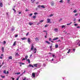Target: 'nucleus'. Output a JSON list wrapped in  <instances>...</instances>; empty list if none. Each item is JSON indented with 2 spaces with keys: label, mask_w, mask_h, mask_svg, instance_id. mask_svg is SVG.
<instances>
[{
  "label": "nucleus",
  "mask_w": 80,
  "mask_h": 80,
  "mask_svg": "<svg viewBox=\"0 0 80 80\" xmlns=\"http://www.w3.org/2000/svg\"><path fill=\"white\" fill-rule=\"evenodd\" d=\"M52 57H53L52 59L49 60L50 62H51V63L52 62H51L52 61H53V60H55V58H56V56L55 55H54V54H52Z\"/></svg>",
  "instance_id": "nucleus-1"
},
{
  "label": "nucleus",
  "mask_w": 80,
  "mask_h": 80,
  "mask_svg": "<svg viewBox=\"0 0 80 80\" xmlns=\"http://www.w3.org/2000/svg\"><path fill=\"white\" fill-rule=\"evenodd\" d=\"M37 74V73L36 72H33L32 73V78H35V74Z\"/></svg>",
  "instance_id": "nucleus-2"
},
{
  "label": "nucleus",
  "mask_w": 80,
  "mask_h": 80,
  "mask_svg": "<svg viewBox=\"0 0 80 80\" xmlns=\"http://www.w3.org/2000/svg\"><path fill=\"white\" fill-rule=\"evenodd\" d=\"M76 43L78 45H79V44L80 43V41L79 40H77L76 42Z\"/></svg>",
  "instance_id": "nucleus-3"
},
{
  "label": "nucleus",
  "mask_w": 80,
  "mask_h": 80,
  "mask_svg": "<svg viewBox=\"0 0 80 80\" xmlns=\"http://www.w3.org/2000/svg\"><path fill=\"white\" fill-rule=\"evenodd\" d=\"M28 42L29 44H30V42H31V41H30V38H28Z\"/></svg>",
  "instance_id": "nucleus-4"
},
{
  "label": "nucleus",
  "mask_w": 80,
  "mask_h": 80,
  "mask_svg": "<svg viewBox=\"0 0 80 80\" xmlns=\"http://www.w3.org/2000/svg\"><path fill=\"white\" fill-rule=\"evenodd\" d=\"M33 67H37L38 66V64H33Z\"/></svg>",
  "instance_id": "nucleus-5"
},
{
  "label": "nucleus",
  "mask_w": 80,
  "mask_h": 80,
  "mask_svg": "<svg viewBox=\"0 0 80 80\" xmlns=\"http://www.w3.org/2000/svg\"><path fill=\"white\" fill-rule=\"evenodd\" d=\"M47 20L48 21L47 23H50V21H51V20H50V19H47Z\"/></svg>",
  "instance_id": "nucleus-6"
},
{
  "label": "nucleus",
  "mask_w": 80,
  "mask_h": 80,
  "mask_svg": "<svg viewBox=\"0 0 80 80\" xmlns=\"http://www.w3.org/2000/svg\"><path fill=\"white\" fill-rule=\"evenodd\" d=\"M58 39V38H54L53 39V40H57Z\"/></svg>",
  "instance_id": "nucleus-7"
},
{
  "label": "nucleus",
  "mask_w": 80,
  "mask_h": 80,
  "mask_svg": "<svg viewBox=\"0 0 80 80\" xmlns=\"http://www.w3.org/2000/svg\"><path fill=\"white\" fill-rule=\"evenodd\" d=\"M33 48H34V46H33V45H32V47H31V50H33Z\"/></svg>",
  "instance_id": "nucleus-8"
},
{
  "label": "nucleus",
  "mask_w": 80,
  "mask_h": 80,
  "mask_svg": "<svg viewBox=\"0 0 80 80\" xmlns=\"http://www.w3.org/2000/svg\"><path fill=\"white\" fill-rule=\"evenodd\" d=\"M54 30L55 32H58V29H57V28L54 29Z\"/></svg>",
  "instance_id": "nucleus-9"
},
{
  "label": "nucleus",
  "mask_w": 80,
  "mask_h": 80,
  "mask_svg": "<svg viewBox=\"0 0 80 80\" xmlns=\"http://www.w3.org/2000/svg\"><path fill=\"white\" fill-rule=\"evenodd\" d=\"M41 8H45V5H42L40 6Z\"/></svg>",
  "instance_id": "nucleus-10"
},
{
  "label": "nucleus",
  "mask_w": 80,
  "mask_h": 80,
  "mask_svg": "<svg viewBox=\"0 0 80 80\" xmlns=\"http://www.w3.org/2000/svg\"><path fill=\"white\" fill-rule=\"evenodd\" d=\"M51 5L52 6H53V5H54L53 2H51Z\"/></svg>",
  "instance_id": "nucleus-11"
},
{
  "label": "nucleus",
  "mask_w": 80,
  "mask_h": 80,
  "mask_svg": "<svg viewBox=\"0 0 80 80\" xmlns=\"http://www.w3.org/2000/svg\"><path fill=\"white\" fill-rule=\"evenodd\" d=\"M29 67H32V68H33V67H34L33 65H31V64H29Z\"/></svg>",
  "instance_id": "nucleus-12"
},
{
  "label": "nucleus",
  "mask_w": 80,
  "mask_h": 80,
  "mask_svg": "<svg viewBox=\"0 0 80 80\" xmlns=\"http://www.w3.org/2000/svg\"><path fill=\"white\" fill-rule=\"evenodd\" d=\"M21 39L22 40H27V38H21Z\"/></svg>",
  "instance_id": "nucleus-13"
},
{
  "label": "nucleus",
  "mask_w": 80,
  "mask_h": 80,
  "mask_svg": "<svg viewBox=\"0 0 80 80\" xmlns=\"http://www.w3.org/2000/svg\"><path fill=\"white\" fill-rule=\"evenodd\" d=\"M0 6L1 7H3V3H0Z\"/></svg>",
  "instance_id": "nucleus-14"
},
{
  "label": "nucleus",
  "mask_w": 80,
  "mask_h": 80,
  "mask_svg": "<svg viewBox=\"0 0 80 80\" xmlns=\"http://www.w3.org/2000/svg\"><path fill=\"white\" fill-rule=\"evenodd\" d=\"M37 18V16H34L32 17V18L33 19H35Z\"/></svg>",
  "instance_id": "nucleus-15"
},
{
  "label": "nucleus",
  "mask_w": 80,
  "mask_h": 80,
  "mask_svg": "<svg viewBox=\"0 0 80 80\" xmlns=\"http://www.w3.org/2000/svg\"><path fill=\"white\" fill-rule=\"evenodd\" d=\"M36 42H38V38H36L35 39Z\"/></svg>",
  "instance_id": "nucleus-16"
},
{
  "label": "nucleus",
  "mask_w": 80,
  "mask_h": 80,
  "mask_svg": "<svg viewBox=\"0 0 80 80\" xmlns=\"http://www.w3.org/2000/svg\"><path fill=\"white\" fill-rule=\"evenodd\" d=\"M1 49L2 52H4V48L3 47H2Z\"/></svg>",
  "instance_id": "nucleus-17"
},
{
  "label": "nucleus",
  "mask_w": 80,
  "mask_h": 80,
  "mask_svg": "<svg viewBox=\"0 0 80 80\" xmlns=\"http://www.w3.org/2000/svg\"><path fill=\"white\" fill-rule=\"evenodd\" d=\"M27 61H28V62L29 63H30V59H27Z\"/></svg>",
  "instance_id": "nucleus-18"
},
{
  "label": "nucleus",
  "mask_w": 80,
  "mask_h": 80,
  "mask_svg": "<svg viewBox=\"0 0 80 80\" xmlns=\"http://www.w3.org/2000/svg\"><path fill=\"white\" fill-rule=\"evenodd\" d=\"M34 53H36V52H37V49L36 48H34Z\"/></svg>",
  "instance_id": "nucleus-19"
},
{
  "label": "nucleus",
  "mask_w": 80,
  "mask_h": 80,
  "mask_svg": "<svg viewBox=\"0 0 80 80\" xmlns=\"http://www.w3.org/2000/svg\"><path fill=\"white\" fill-rule=\"evenodd\" d=\"M19 64H20V65H24L25 64V63H22L21 62H19Z\"/></svg>",
  "instance_id": "nucleus-20"
},
{
  "label": "nucleus",
  "mask_w": 80,
  "mask_h": 80,
  "mask_svg": "<svg viewBox=\"0 0 80 80\" xmlns=\"http://www.w3.org/2000/svg\"><path fill=\"white\" fill-rule=\"evenodd\" d=\"M58 44H56L55 46V47L56 48H58Z\"/></svg>",
  "instance_id": "nucleus-21"
},
{
  "label": "nucleus",
  "mask_w": 80,
  "mask_h": 80,
  "mask_svg": "<svg viewBox=\"0 0 80 80\" xmlns=\"http://www.w3.org/2000/svg\"><path fill=\"white\" fill-rule=\"evenodd\" d=\"M16 45V41H15V42H14L13 45V46H15V45Z\"/></svg>",
  "instance_id": "nucleus-22"
},
{
  "label": "nucleus",
  "mask_w": 80,
  "mask_h": 80,
  "mask_svg": "<svg viewBox=\"0 0 80 80\" xmlns=\"http://www.w3.org/2000/svg\"><path fill=\"white\" fill-rule=\"evenodd\" d=\"M29 24L30 25H33V23L30 22L29 23Z\"/></svg>",
  "instance_id": "nucleus-23"
},
{
  "label": "nucleus",
  "mask_w": 80,
  "mask_h": 80,
  "mask_svg": "<svg viewBox=\"0 0 80 80\" xmlns=\"http://www.w3.org/2000/svg\"><path fill=\"white\" fill-rule=\"evenodd\" d=\"M72 22H71L70 23H68L67 24V25H70L71 24H72Z\"/></svg>",
  "instance_id": "nucleus-24"
},
{
  "label": "nucleus",
  "mask_w": 80,
  "mask_h": 80,
  "mask_svg": "<svg viewBox=\"0 0 80 80\" xmlns=\"http://www.w3.org/2000/svg\"><path fill=\"white\" fill-rule=\"evenodd\" d=\"M70 51H71V50L69 49L68 51L67 52V53H69L70 52Z\"/></svg>",
  "instance_id": "nucleus-25"
},
{
  "label": "nucleus",
  "mask_w": 80,
  "mask_h": 80,
  "mask_svg": "<svg viewBox=\"0 0 80 80\" xmlns=\"http://www.w3.org/2000/svg\"><path fill=\"white\" fill-rule=\"evenodd\" d=\"M8 59H12V56H9L8 57Z\"/></svg>",
  "instance_id": "nucleus-26"
},
{
  "label": "nucleus",
  "mask_w": 80,
  "mask_h": 80,
  "mask_svg": "<svg viewBox=\"0 0 80 80\" xmlns=\"http://www.w3.org/2000/svg\"><path fill=\"white\" fill-rule=\"evenodd\" d=\"M15 74H17V75H19L20 74V72H19L15 73Z\"/></svg>",
  "instance_id": "nucleus-27"
},
{
  "label": "nucleus",
  "mask_w": 80,
  "mask_h": 80,
  "mask_svg": "<svg viewBox=\"0 0 80 80\" xmlns=\"http://www.w3.org/2000/svg\"><path fill=\"white\" fill-rule=\"evenodd\" d=\"M65 25H62V28H65Z\"/></svg>",
  "instance_id": "nucleus-28"
},
{
  "label": "nucleus",
  "mask_w": 80,
  "mask_h": 80,
  "mask_svg": "<svg viewBox=\"0 0 80 80\" xmlns=\"http://www.w3.org/2000/svg\"><path fill=\"white\" fill-rule=\"evenodd\" d=\"M59 2L60 3H63V0H61L59 1Z\"/></svg>",
  "instance_id": "nucleus-29"
},
{
  "label": "nucleus",
  "mask_w": 80,
  "mask_h": 80,
  "mask_svg": "<svg viewBox=\"0 0 80 80\" xmlns=\"http://www.w3.org/2000/svg\"><path fill=\"white\" fill-rule=\"evenodd\" d=\"M20 76H20H20H19L18 77V78H17L16 80H19V78H20Z\"/></svg>",
  "instance_id": "nucleus-30"
},
{
  "label": "nucleus",
  "mask_w": 80,
  "mask_h": 80,
  "mask_svg": "<svg viewBox=\"0 0 80 80\" xmlns=\"http://www.w3.org/2000/svg\"><path fill=\"white\" fill-rule=\"evenodd\" d=\"M73 12L74 13H76V12H77V10H76V9L74 10V11H73Z\"/></svg>",
  "instance_id": "nucleus-31"
},
{
  "label": "nucleus",
  "mask_w": 80,
  "mask_h": 80,
  "mask_svg": "<svg viewBox=\"0 0 80 80\" xmlns=\"http://www.w3.org/2000/svg\"><path fill=\"white\" fill-rule=\"evenodd\" d=\"M46 43H48V44H50V42H48V41H46Z\"/></svg>",
  "instance_id": "nucleus-32"
},
{
  "label": "nucleus",
  "mask_w": 80,
  "mask_h": 80,
  "mask_svg": "<svg viewBox=\"0 0 80 80\" xmlns=\"http://www.w3.org/2000/svg\"><path fill=\"white\" fill-rule=\"evenodd\" d=\"M44 21V20H41L40 22V23H42V22H43V21Z\"/></svg>",
  "instance_id": "nucleus-33"
},
{
  "label": "nucleus",
  "mask_w": 80,
  "mask_h": 80,
  "mask_svg": "<svg viewBox=\"0 0 80 80\" xmlns=\"http://www.w3.org/2000/svg\"><path fill=\"white\" fill-rule=\"evenodd\" d=\"M72 50H73V52H74L73 53H74L75 52V49H72Z\"/></svg>",
  "instance_id": "nucleus-34"
},
{
  "label": "nucleus",
  "mask_w": 80,
  "mask_h": 80,
  "mask_svg": "<svg viewBox=\"0 0 80 80\" xmlns=\"http://www.w3.org/2000/svg\"><path fill=\"white\" fill-rule=\"evenodd\" d=\"M18 55H19V54H18V53H16V56H18Z\"/></svg>",
  "instance_id": "nucleus-35"
},
{
  "label": "nucleus",
  "mask_w": 80,
  "mask_h": 80,
  "mask_svg": "<svg viewBox=\"0 0 80 80\" xmlns=\"http://www.w3.org/2000/svg\"><path fill=\"white\" fill-rule=\"evenodd\" d=\"M78 24H74V26H75L76 27L77 26H78Z\"/></svg>",
  "instance_id": "nucleus-36"
},
{
  "label": "nucleus",
  "mask_w": 80,
  "mask_h": 80,
  "mask_svg": "<svg viewBox=\"0 0 80 80\" xmlns=\"http://www.w3.org/2000/svg\"><path fill=\"white\" fill-rule=\"evenodd\" d=\"M25 58L27 59L28 58V56H26L25 57Z\"/></svg>",
  "instance_id": "nucleus-37"
},
{
  "label": "nucleus",
  "mask_w": 80,
  "mask_h": 80,
  "mask_svg": "<svg viewBox=\"0 0 80 80\" xmlns=\"http://www.w3.org/2000/svg\"><path fill=\"white\" fill-rule=\"evenodd\" d=\"M25 72H26V71H24V72L23 73H22V74H21L20 75V76H21V75H23V73H25Z\"/></svg>",
  "instance_id": "nucleus-38"
},
{
  "label": "nucleus",
  "mask_w": 80,
  "mask_h": 80,
  "mask_svg": "<svg viewBox=\"0 0 80 80\" xmlns=\"http://www.w3.org/2000/svg\"><path fill=\"white\" fill-rule=\"evenodd\" d=\"M53 15L52 14H51L49 15V17H52Z\"/></svg>",
  "instance_id": "nucleus-39"
},
{
  "label": "nucleus",
  "mask_w": 80,
  "mask_h": 80,
  "mask_svg": "<svg viewBox=\"0 0 80 80\" xmlns=\"http://www.w3.org/2000/svg\"><path fill=\"white\" fill-rule=\"evenodd\" d=\"M1 77L2 78H5V76H1Z\"/></svg>",
  "instance_id": "nucleus-40"
},
{
  "label": "nucleus",
  "mask_w": 80,
  "mask_h": 80,
  "mask_svg": "<svg viewBox=\"0 0 80 80\" xmlns=\"http://www.w3.org/2000/svg\"><path fill=\"white\" fill-rule=\"evenodd\" d=\"M34 15H37V14H38V13H37V12H34Z\"/></svg>",
  "instance_id": "nucleus-41"
},
{
  "label": "nucleus",
  "mask_w": 80,
  "mask_h": 80,
  "mask_svg": "<svg viewBox=\"0 0 80 80\" xmlns=\"http://www.w3.org/2000/svg\"><path fill=\"white\" fill-rule=\"evenodd\" d=\"M3 73H4L6 74V71L4 70V71H3Z\"/></svg>",
  "instance_id": "nucleus-42"
},
{
  "label": "nucleus",
  "mask_w": 80,
  "mask_h": 80,
  "mask_svg": "<svg viewBox=\"0 0 80 80\" xmlns=\"http://www.w3.org/2000/svg\"><path fill=\"white\" fill-rule=\"evenodd\" d=\"M15 30V29L14 28H12L11 29L12 31H13Z\"/></svg>",
  "instance_id": "nucleus-43"
},
{
  "label": "nucleus",
  "mask_w": 80,
  "mask_h": 80,
  "mask_svg": "<svg viewBox=\"0 0 80 80\" xmlns=\"http://www.w3.org/2000/svg\"><path fill=\"white\" fill-rule=\"evenodd\" d=\"M28 11H29V10L28 9H26V12H28Z\"/></svg>",
  "instance_id": "nucleus-44"
},
{
  "label": "nucleus",
  "mask_w": 80,
  "mask_h": 80,
  "mask_svg": "<svg viewBox=\"0 0 80 80\" xmlns=\"http://www.w3.org/2000/svg\"><path fill=\"white\" fill-rule=\"evenodd\" d=\"M12 10H14V12H16V11H15V10L14 8H12Z\"/></svg>",
  "instance_id": "nucleus-45"
},
{
  "label": "nucleus",
  "mask_w": 80,
  "mask_h": 80,
  "mask_svg": "<svg viewBox=\"0 0 80 80\" xmlns=\"http://www.w3.org/2000/svg\"><path fill=\"white\" fill-rule=\"evenodd\" d=\"M48 27V25L47 24H46L45 26V27Z\"/></svg>",
  "instance_id": "nucleus-46"
},
{
  "label": "nucleus",
  "mask_w": 80,
  "mask_h": 80,
  "mask_svg": "<svg viewBox=\"0 0 80 80\" xmlns=\"http://www.w3.org/2000/svg\"><path fill=\"white\" fill-rule=\"evenodd\" d=\"M28 33H29L28 32L26 34V36H28Z\"/></svg>",
  "instance_id": "nucleus-47"
},
{
  "label": "nucleus",
  "mask_w": 80,
  "mask_h": 80,
  "mask_svg": "<svg viewBox=\"0 0 80 80\" xmlns=\"http://www.w3.org/2000/svg\"><path fill=\"white\" fill-rule=\"evenodd\" d=\"M15 37L17 38V37H18V35H15Z\"/></svg>",
  "instance_id": "nucleus-48"
},
{
  "label": "nucleus",
  "mask_w": 80,
  "mask_h": 80,
  "mask_svg": "<svg viewBox=\"0 0 80 80\" xmlns=\"http://www.w3.org/2000/svg\"><path fill=\"white\" fill-rule=\"evenodd\" d=\"M43 67H45V66H46V64H43Z\"/></svg>",
  "instance_id": "nucleus-49"
},
{
  "label": "nucleus",
  "mask_w": 80,
  "mask_h": 80,
  "mask_svg": "<svg viewBox=\"0 0 80 80\" xmlns=\"http://www.w3.org/2000/svg\"><path fill=\"white\" fill-rule=\"evenodd\" d=\"M69 2H70V0H68V3H69Z\"/></svg>",
  "instance_id": "nucleus-50"
},
{
  "label": "nucleus",
  "mask_w": 80,
  "mask_h": 80,
  "mask_svg": "<svg viewBox=\"0 0 80 80\" xmlns=\"http://www.w3.org/2000/svg\"><path fill=\"white\" fill-rule=\"evenodd\" d=\"M62 20V18H60V19L59 20V22H60Z\"/></svg>",
  "instance_id": "nucleus-51"
},
{
  "label": "nucleus",
  "mask_w": 80,
  "mask_h": 80,
  "mask_svg": "<svg viewBox=\"0 0 80 80\" xmlns=\"http://www.w3.org/2000/svg\"><path fill=\"white\" fill-rule=\"evenodd\" d=\"M10 3H11V2H10L8 3V5H10Z\"/></svg>",
  "instance_id": "nucleus-52"
},
{
  "label": "nucleus",
  "mask_w": 80,
  "mask_h": 80,
  "mask_svg": "<svg viewBox=\"0 0 80 80\" xmlns=\"http://www.w3.org/2000/svg\"><path fill=\"white\" fill-rule=\"evenodd\" d=\"M38 8H40V5H38Z\"/></svg>",
  "instance_id": "nucleus-53"
},
{
  "label": "nucleus",
  "mask_w": 80,
  "mask_h": 80,
  "mask_svg": "<svg viewBox=\"0 0 80 80\" xmlns=\"http://www.w3.org/2000/svg\"><path fill=\"white\" fill-rule=\"evenodd\" d=\"M32 15H33V14L32 13H31L30 14V16L31 17V16H32Z\"/></svg>",
  "instance_id": "nucleus-54"
},
{
  "label": "nucleus",
  "mask_w": 80,
  "mask_h": 80,
  "mask_svg": "<svg viewBox=\"0 0 80 80\" xmlns=\"http://www.w3.org/2000/svg\"><path fill=\"white\" fill-rule=\"evenodd\" d=\"M25 60V58H23L22 59V61H23V60Z\"/></svg>",
  "instance_id": "nucleus-55"
},
{
  "label": "nucleus",
  "mask_w": 80,
  "mask_h": 80,
  "mask_svg": "<svg viewBox=\"0 0 80 80\" xmlns=\"http://www.w3.org/2000/svg\"><path fill=\"white\" fill-rule=\"evenodd\" d=\"M75 16H77L78 15V14L76 13V14H75Z\"/></svg>",
  "instance_id": "nucleus-56"
},
{
  "label": "nucleus",
  "mask_w": 80,
  "mask_h": 80,
  "mask_svg": "<svg viewBox=\"0 0 80 80\" xmlns=\"http://www.w3.org/2000/svg\"><path fill=\"white\" fill-rule=\"evenodd\" d=\"M3 43H4V44H5L6 43V42L5 41H4L3 42Z\"/></svg>",
  "instance_id": "nucleus-57"
},
{
  "label": "nucleus",
  "mask_w": 80,
  "mask_h": 80,
  "mask_svg": "<svg viewBox=\"0 0 80 80\" xmlns=\"http://www.w3.org/2000/svg\"><path fill=\"white\" fill-rule=\"evenodd\" d=\"M54 63H57V62H55V61H54L53 62Z\"/></svg>",
  "instance_id": "nucleus-58"
},
{
  "label": "nucleus",
  "mask_w": 80,
  "mask_h": 80,
  "mask_svg": "<svg viewBox=\"0 0 80 80\" xmlns=\"http://www.w3.org/2000/svg\"><path fill=\"white\" fill-rule=\"evenodd\" d=\"M74 21L75 22V21H76V18H75L74 19Z\"/></svg>",
  "instance_id": "nucleus-59"
},
{
  "label": "nucleus",
  "mask_w": 80,
  "mask_h": 80,
  "mask_svg": "<svg viewBox=\"0 0 80 80\" xmlns=\"http://www.w3.org/2000/svg\"><path fill=\"white\" fill-rule=\"evenodd\" d=\"M65 77H63V78L62 79H63V80H64L65 79Z\"/></svg>",
  "instance_id": "nucleus-60"
},
{
  "label": "nucleus",
  "mask_w": 80,
  "mask_h": 80,
  "mask_svg": "<svg viewBox=\"0 0 80 80\" xmlns=\"http://www.w3.org/2000/svg\"><path fill=\"white\" fill-rule=\"evenodd\" d=\"M12 80H15V78H12Z\"/></svg>",
  "instance_id": "nucleus-61"
},
{
  "label": "nucleus",
  "mask_w": 80,
  "mask_h": 80,
  "mask_svg": "<svg viewBox=\"0 0 80 80\" xmlns=\"http://www.w3.org/2000/svg\"><path fill=\"white\" fill-rule=\"evenodd\" d=\"M26 80V78H24L22 80Z\"/></svg>",
  "instance_id": "nucleus-62"
},
{
  "label": "nucleus",
  "mask_w": 80,
  "mask_h": 80,
  "mask_svg": "<svg viewBox=\"0 0 80 80\" xmlns=\"http://www.w3.org/2000/svg\"><path fill=\"white\" fill-rule=\"evenodd\" d=\"M51 38H50L49 39V41H51Z\"/></svg>",
  "instance_id": "nucleus-63"
},
{
  "label": "nucleus",
  "mask_w": 80,
  "mask_h": 80,
  "mask_svg": "<svg viewBox=\"0 0 80 80\" xmlns=\"http://www.w3.org/2000/svg\"><path fill=\"white\" fill-rule=\"evenodd\" d=\"M80 28V27L79 26H78L77 27V28Z\"/></svg>",
  "instance_id": "nucleus-64"
}]
</instances>
